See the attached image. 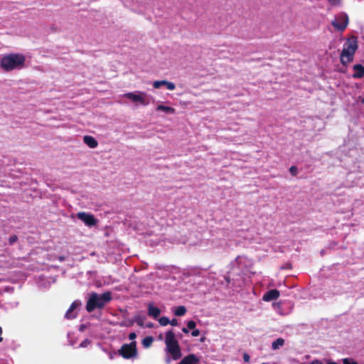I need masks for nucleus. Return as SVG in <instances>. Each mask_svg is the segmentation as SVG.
Returning a JSON list of instances; mask_svg holds the SVG:
<instances>
[{
  "label": "nucleus",
  "instance_id": "nucleus-1",
  "mask_svg": "<svg viewBox=\"0 0 364 364\" xmlns=\"http://www.w3.org/2000/svg\"><path fill=\"white\" fill-rule=\"evenodd\" d=\"M26 58L22 54L10 53L3 56L0 61V68L5 72L22 69L25 66Z\"/></svg>",
  "mask_w": 364,
  "mask_h": 364
},
{
  "label": "nucleus",
  "instance_id": "nucleus-2",
  "mask_svg": "<svg viewBox=\"0 0 364 364\" xmlns=\"http://www.w3.org/2000/svg\"><path fill=\"white\" fill-rule=\"evenodd\" d=\"M112 300V293L106 291L102 294L96 292L90 294L86 304V310L87 312H92L96 309H102Z\"/></svg>",
  "mask_w": 364,
  "mask_h": 364
},
{
  "label": "nucleus",
  "instance_id": "nucleus-3",
  "mask_svg": "<svg viewBox=\"0 0 364 364\" xmlns=\"http://www.w3.org/2000/svg\"><path fill=\"white\" fill-rule=\"evenodd\" d=\"M358 48V41L355 36H351L346 40L340 55V60L343 65H347L348 63L353 60Z\"/></svg>",
  "mask_w": 364,
  "mask_h": 364
},
{
  "label": "nucleus",
  "instance_id": "nucleus-4",
  "mask_svg": "<svg viewBox=\"0 0 364 364\" xmlns=\"http://www.w3.org/2000/svg\"><path fill=\"white\" fill-rule=\"evenodd\" d=\"M165 344L166 350L171 355L173 360H176L181 358V349L172 330L166 333Z\"/></svg>",
  "mask_w": 364,
  "mask_h": 364
},
{
  "label": "nucleus",
  "instance_id": "nucleus-5",
  "mask_svg": "<svg viewBox=\"0 0 364 364\" xmlns=\"http://www.w3.org/2000/svg\"><path fill=\"white\" fill-rule=\"evenodd\" d=\"M118 353L124 359H132L137 357L138 351L136 342L132 341L130 343L123 344L118 350Z\"/></svg>",
  "mask_w": 364,
  "mask_h": 364
},
{
  "label": "nucleus",
  "instance_id": "nucleus-6",
  "mask_svg": "<svg viewBox=\"0 0 364 364\" xmlns=\"http://www.w3.org/2000/svg\"><path fill=\"white\" fill-rule=\"evenodd\" d=\"M124 97L132 100L134 102H138L141 105L146 106L150 101L147 97L146 92L136 91L134 92H128L124 94Z\"/></svg>",
  "mask_w": 364,
  "mask_h": 364
},
{
  "label": "nucleus",
  "instance_id": "nucleus-7",
  "mask_svg": "<svg viewBox=\"0 0 364 364\" xmlns=\"http://www.w3.org/2000/svg\"><path fill=\"white\" fill-rule=\"evenodd\" d=\"M79 220H82L87 226L92 227L97 223V220L90 213L79 212L77 214Z\"/></svg>",
  "mask_w": 364,
  "mask_h": 364
},
{
  "label": "nucleus",
  "instance_id": "nucleus-8",
  "mask_svg": "<svg viewBox=\"0 0 364 364\" xmlns=\"http://www.w3.org/2000/svg\"><path fill=\"white\" fill-rule=\"evenodd\" d=\"M280 293L279 291L274 289H271L267 291L262 297V299L265 301H271L273 300H276L279 297Z\"/></svg>",
  "mask_w": 364,
  "mask_h": 364
},
{
  "label": "nucleus",
  "instance_id": "nucleus-9",
  "mask_svg": "<svg viewBox=\"0 0 364 364\" xmlns=\"http://www.w3.org/2000/svg\"><path fill=\"white\" fill-rule=\"evenodd\" d=\"M166 86V88L169 90H175L176 88V85L173 82H168L167 80H156V81H154V83H153V87L156 89H158L161 86Z\"/></svg>",
  "mask_w": 364,
  "mask_h": 364
},
{
  "label": "nucleus",
  "instance_id": "nucleus-10",
  "mask_svg": "<svg viewBox=\"0 0 364 364\" xmlns=\"http://www.w3.org/2000/svg\"><path fill=\"white\" fill-rule=\"evenodd\" d=\"M199 361V358L195 354L191 353L185 356L178 364H198Z\"/></svg>",
  "mask_w": 364,
  "mask_h": 364
},
{
  "label": "nucleus",
  "instance_id": "nucleus-11",
  "mask_svg": "<svg viewBox=\"0 0 364 364\" xmlns=\"http://www.w3.org/2000/svg\"><path fill=\"white\" fill-rule=\"evenodd\" d=\"M353 69L354 73L353 77L355 79H359L364 77V66L361 64H355L353 65Z\"/></svg>",
  "mask_w": 364,
  "mask_h": 364
},
{
  "label": "nucleus",
  "instance_id": "nucleus-12",
  "mask_svg": "<svg viewBox=\"0 0 364 364\" xmlns=\"http://www.w3.org/2000/svg\"><path fill=\"white\" fill-rule=\"evenodd\" d=\"M348 23V18L346 16L343 18L341 21H332L333 26L340 31H343L346 29Z\"/></svg>",
  "mask_w": 364,
  "mask_h": 364
},
{
  "label": "nucleus",
  "instance_id": "nucleus-13",
  "mask_svg": "<svg viewBox=\"0 0 364 364\" xmlns=\"http://www.w3.org/2000/svg\"><path fill=\"white\" fill-rule=\"evenodd\" d=\"M84 143L90 148H96L98 145L97 141L92 136L86 135L83 137Z\"/></svg>",
  "mask_w": 364,
  "mask_h": 364
},
{
  "label": "nucleus",
  "instance_id": "nucleus-14",
  "mask_svg": "<svg viewBox=\"0 0 364 364\" xmlns=\"http://www.w3.org/2000/svg\"><path fill=\"white\" fill-rule=\"evenodd\" d=\"M161 314V310L156 306H154L152 304H149L148 306V314L150 316L156 318L159 316Z\"/></svg>",
  "mask_w": 364,
  "mask_h": 364
},
{
  "label": "nucleus",
  "instance_id": "nucleus-15",
  "mask_svg": "<svg viewBox=\"0 0 364 364\" xmlns=\"http://www.w3.org/2000/svg\"><path fill=\"white\" fill-rule=\"evenodd\" d=\"M80 305V303L75 301H73L71 305L70 306L69 309H68L67 312L65 313V318L68 319L75 318L76 316L71 315V313L75 309L76 307H77Z\"/></svg>",
  "mask_w": 364,
  "mask_h": 364
},
{
  "label": "nucleus",
  "instance_id": "nucleus-16",
  "mask_svg": "<svg viewBox=\"0 0 364 364\" xmlns=\"http://www.w3.org/2000/svg\"><path fill=\"white\" fill-rule=\"evenodd\" d=\"M187 309L184 306H178L174 310V315L176 316H182L186 314Z\"/></svg>",
  "mask_w": 364,
  "mask_h": 364
},
{
  "label": "nucleus",
  "instance_id": "nucleus-17",
  "mask_svg": "<svg viewBox=\"0 0 364 364\" xmlns=\"http://www.w3.org/2000/svg\"><path fill=\"white\" fill-rule=\"evenodd\" d=\"M156 110L158 111H163V112H165L166 113H174L175 112V109L173 108V107H167V106H165V105H159L157 106L156 107Z\"/></svg>",
  "mask_w": 364,
  "mask_h": 364
},
{
  "label": "nucleus",
  "instance_id": "nucleus-18",
  "mask_svg": "<svg viewBox=\"0 0 364 364\" xmlns=\"http://www.w3.org/2000/svg\"><path fill=\"white\" fill-rule=\"evenodd\" d=\"M284 344V340L282 338H279L276 339L272 343V348L274 350H277L279 348V347L282 346Z\"/></svg>",
  "mask_w": 364,
  "mask_h": 364
},
{
  "label": "nucleus",
  "instance_id": "nucleus-19",
  "mask_svg": "<svg viewBox=\"0 0 364 364\" xmlns=\"http://www.w3.org/2000/svg\"><path fill=\"white\" fill-rule=\"evenodd\" d=\"M154 342V338L152 336H146L142 340V345L144 348H149Z\"/></svg>",
  "mask_w": 364,
  "mask_h": 364
},
{
  "label": "nucleus",
  "instance_id": "nucleus-20",
  "mask_svg": "<svg viewBox=\"0 0 364 364\" xmlns=\"http://www.w3.org/2000/svg\"><path fill=\"white\" fill-rule=\"evenodd\" d=\"M134 322H136L138 326H139L141 327H144L146 317L144 316L136 315L134 316Z\"/></svg>",
  "mask_w": 364,
  "mask_h": 364
},
{
  "label": "nucleus",
  "instance_id": "nucleus-21",
  "mask_svg": "<svg viewBox=\"0 0 364 364\" xmlns=\"http://www.w3.org/2000/svg\"><path fill=\"white\" fill-rule=\"evenodd\" d=\"M159 322L160 325L165 326L169 324L170 320L168 319V317L163 316L159 319Z\"/></svg>",
  "mask_w": 364,
  "mask_h": 364
},
{
  "label": "nucleus",
  "instance_id": "nucleus-22",
  "mask_svg": "<svg viewBox=\"0 0 364 364\" xmlns=\"http://www.w3.org/2000/svg\"><path fill=\"white\" fill-rule=\"evenodd\" d=\"M343 364H358V362L355 361L352 358H344L343 359Z\"/></svg>",
  "mask_w": 364,
  "mask_h": 364
},
{
  "label": "nucleus",
  "instance_id": "nucleus-23",
  "mask_svg": "<svg viewBox=\"0 0 364 364\" xmlns=\"http://www.w3.org/2000/svg\"><path fill=\"white\" fill-rule=\"evenodd\" d=\"M196 326V323L194 321H189L187 323V328L188 329H194Z\"/></svg>",
  "mask_w": 364,
  "mask_h": 364
},
{
  "label": "nucleus",
  "instance_id": "nucleus-24",
  "mask_svg": "<svg viewBox=\"0 0 364 364\" xmlns=\"http://www.w3.org/2000/svg\"><path fill=\"white\" fill-rule=\"evenodd\" d=\"M289 172L292 176L297 174V168L295 166H292L289 168Z\"/></svg>",
  "mask_w": 364,
  "mask_h": 364
},
{
  "label": "nucleus",
  "instance_id": "nucleus-25",
  "mask_svg": "<svg viewBox=\"0 0 364 364\" xmlns=\"http://www.w3.org/2000/svg\"><path fill=\"white\" fill-rule=\"evenodd\" d=\"M18 237L16 235H12L9 237V244L10 245H13L14 243H15L17 240Z\"/></svg>",
  "mask_w": 364,
  "mask_h": 364
},
{
  "label": "nucleus",
  "instance_id": "nucleus-26",
  "mask_svg": "<svg viewBox=\"0 0 364 364\" xmlns=\"http://www.w3.org/2000/svg\"><path fill=\"white\" fill-rule=\"evenodd\" d=\"M200 331L199 329H196V328H194L193 329L192 332H191V336L193 337H197L200 335Z\"/></svg>",
  "mask_w": 364,
  "mask_h": 364
},
{
  "label": "nucleus",
  "instance_id": "nucleus-27",
  "mask_svg": "<svg viewBox=\"0 0 364 364\" xmlns=\"http://www.w3.org/2000/svg\"><path fill=\"white\" fill-rule=\"evenodd\" d=\"M243 360L245 363H249L250 360V356L247 353L243 354Z\"/></svg>",
  "mask_w": 364,
  "mask_h": 364
},
{
  "label": "nucleus",
  "instance_id": "nucleus-28",
  "mask_svg": "<svg viewBox=\"0 0 364 364\" xmlns=\"http://www.w3.org/2000/svg\"><path fill=\"white\" fill-rule=\"evenodd\" d=\"M134 323V320H129L127 323H122L121 326H132Z\"/></svg>",
  "mask_w": 364,
  "mask_h": 364
},
{
  "label": "nucleus",
  "instance_id": "nucleus-29",
  "mask_svg": "<svg viewBox=\"0 0 364 364\" xmlns=\"http://www.w3.org/2000/svg\"><path fill=\"white\" fill-rule=\"evenodd\" d=\"M169 324H171L173 326H176L178 325V320L176 318H173L170 321Z\"/></svg>",
  "mask_w": 364,
  "mask_h": 364
},
{
  "label": "nucleus",
  "instance_id": "nucleus-30",
  "mask_svg": "<svg viewBox=\"0 0 364 364\" xmlns=\"http://www.w3.org/2000/svg\"><path fill=\"white\" fill-rule=\"evenodd\" d=\"M136 338V334L134 332L130 333L129 335V340L134 341V340Z\"/></svg>",
  "mask_w": 364,
  "mask_h": 364
},
{
  "label": "nucleus",
  "instance_id": "nucleus-31",
  "mask_svg": "<svg viewBox=\"0 0 364 364\" xmlns=\"http://www.w3.org/2000/svg\"><path fill=\"white\" fill-rule=\"evenodd\" d=\"M332 5H338L340 4L341 0H328Z\"/></svg>",
  "mask_w": 364,
  "mask_h": 364
},
{
  "label": "nucleus",
  "instance_id": "nucleus-32",
  "mask_svg": "<svg viewBox=\"0 0 364 364\" xmlns=\"http://www.w3.org/2000/svg\"><path fill=\"white\" fill-rule=\"evenodd\" d=\"M310 364H323V363L318 360H315L312 361Z\"/></svg>",
  "mask_w": 364,
  "mask_h": 364
},
{
  "label": "nucleus",
  "instance_id": "nucleus-33",
  "mask_svg": "<svg viewBox=\"0 0 364 364\" xmlns=\"http://www.w3.org/2000/svg\"><path fill=\"white\" fill-rule=\"evenodd\" d=\"M182 331H183L184 333H189L188 328H185V327H183V328H182Z\"/></svg>",
  "mask_w": 364,
  "mask_h": 364
},
{
  "label": "nucleus",
  "instance_id": "nucleus-34",
  "mask_svg": "<svg viewBox=\"0 0 364 364\" xmlns=\"http://www.w3.org/2000/svg\"><path fill=\"white\" fill-rule=\"evenodd\" d=\"M87 340H85V341H82V342L80 343V346L81 347H85V346H86V343H87Z\"/></svg>",
  "mask_w": 364,
  "mask_h": 364
},
{
  "label": "nucleus",
  "instance_id": "nucleus-35",
  "mask_svg": "<svg viewBox=\"0 0 364 364\" xmlns=\"http://www.w3.org/2000/svg\"><path fill=\"white\" fill-rule=\"evenodd\" d=\"M225 279L228 284L230 283V279L229 277H225Z\"/></svg>",
  "mask_w": 364,
  "mask_h": 364
},
{
  "label": "nucleus",
  "instance_id": "nucleus-36",
  "mask_svg": "<svg viewBox=\"0 0 364 364\" xmlns=\"http://www.w3.org/2000/svg\"><path fill=\"white\" fill-rule=\"evenodd\" d=\"M1 334H2V328L0 326V342L2 341L3 338L1 337Z\"/></svg>",
  "mask_w": 364,
  "mask_h": 364
},
{
  "label": "nucleus",
  "instance_id": "nucleus-37",
  "mask_svg": "<svg viewBox=\"0 0 364 364\" xmlns=\"http://www.w3.org/2000/svg\"><path fill=\"white\" fill-rule=\"evenodd\" d=\"M205 339V337H203V338H201L200 339V341L203 343V342H204Z\"/></svg>",
  "mask_w": 364,
  "mask_h": 364
}]
</instances>
